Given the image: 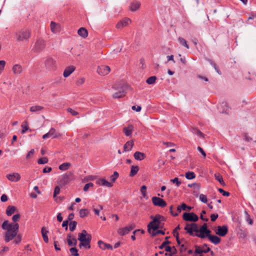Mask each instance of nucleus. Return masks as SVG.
Returning a JSON list of instances; mask_svg holds the SVG:
<instances>
[{
  "mask_svg": "<svg viewBox=\"0 0 256 256\" xmlns=\"http://www.w3.org/2000/svg\"><path fill=\"white\" fill-rule=\"evenodd\" d=\"M4 230H6L4 236V240L6 242H9L16 237L14 242L18 244L22 240V235L18 234L19 224L18 223H9L8 220H4L2 226Z\"/></svg>",
  "mask_w": 256,
  "mask_h": 256,
  "instance_id": "obj_1",
  "label": "nucleus"
},
{
  "mask_svg": "<svg viewBox=\"0 0 256 256\" xmlns=\"http://www.w3.org/2000/svg\"><path fill=\"white\" fill-rule=\"evenodd\" d=\"M151 218L153 220L148 225V230L149 232H150L151 229L156 230L159 228H162L161 225V222L164 220V218L163 216L156 214L155 216H152Z\"/></svg>",
  "mask_w": 256,
  "mask_h": 256,
  "instance_id": "obj_2",
  "label": "nucleus"
},
{
  "mask_svg": "<svg viewBox=\"0 0 256 256\" xmlns=\"http://www.w3.org/2000/svg\"><path fill=\"white\" fill-rule=\"evenodd\" d=\"M31 36V32L28 29H22L16 33L17 42H28Z\"/></svg>",
  "mask_w": 256,
  "mask_h": 256,
  "instance_id": "obj_3",
  "label": "nucleus"
},
{
  "mask_svg": "<svg viewBox=\"0 0 256 256\" xmlns=\"http://www.w3.org/2000/svg\"><path fill=\"white\" fill-rule=\"evenodd\" d=\"M74 178L73 172H68L60 176L58 184L60 187H62L73 180Z\"/></svg>",
  "mask_w": 256,
  "mask_h": 256,
  "instance_id": "obj_4",
  "label": "nucleus"
},
{
  "mask_svg": "<svg viewBox=\"0 0 256 256\" xmlns=\"http://www.w3.org/2000/svg\"><path fill=\"white\" fill-rule=\"evenodd\" d=\"M112 88L114 90H117V92L112 95V98H122L126 94L127 87L126 86L122 85L118 87L116 85H114Z\"/></svg>",
  "mask_w": 256,
  "mask_h": 256,
  "instance_id": "obj_5",
  "label": "nucleus"
},
{
  "mask_svg": "<svg viewBox=\"0 0 256 256\" xmlns=\"http://www.w3.org/2000/svg\"><path fill=\"white\" fill-rule=\"evenodd\" d=\"M184 229L192 236H194L195 234L194 232H198V226L194 222L186 224Z\"/></svg>",
  "mask_w": 256,
  "mask_h": 256,
  "instance_id": "obj_6",
  "label": "nucleus"
},
{
  "mask_svg": "<svg viewBox=\"0 0 256 256\" xmlns=\"http://www.w3.org/2000/svg\"><path fill=\"white\" fill-rule=\"evenodd\" d=\"M182 218L186 221L194 222L198 220V216L194 212H184L182 215Z\"/></svg>",
  "mask_w": 256,
  "mask_h": 256,
  "instance_id": "obj_7",
  "label": "nucleus"
},
{
  "mask_svg": "<svg viewBox=\"0 0 256 256\" xmlns=\"http://www.w3.org/2000/svg\"><path fill=\"white\" fill-rule=\"evenodd\" d=\"M45 45V41L42 39L38 38L35 43L33 50L35 52H40L44 49Z\"/></svg>",
  "mask_w": 256,
  "mask_h": 256,
  "instance_id": "obj_8",
  "label": "nucleus"
},
{
  "mask_svg": "<svg viewBox=\"0 0 256 256\" xmlns=\"http://www.w3.org/2000/svg\"><path fill=\"white\" fill-rule=\"evenodd\" d=\"M46 68L48 70H54L56 68V61L52 58H48L44 62Z\"/></svg>",
  "mask_w": 256,
  "mask_h": 256,
  "instance_id": "obj_9",
  "label": "nucleus"
},
{
  "mask_svg": "<svg viewBox=\"0 0 256 256\" xmlns=\"http://www.w3.org/2000/svg\"><path fill=\"white\" fill-rule=\"evenodd\" d=\"M78 240L82 242H84L85 244L88 246V249L90 248V243L92 240V236L88 235V236H85L84 235L81 234L78 236Z\"/></svg>",
  "mask_w": 256,
  "mask_h": 256,
  "instance_id": "obj_10",
  "label": "nucleus"
},
{
  "mask_svg": "<svg viewBox=\"0 0 256 256\" xmlns=\"http://www.w3.org/2000/svg\"><path fill=\"white\" fill-rule=\"evenodd\" d=\"M152 200L154 206L161 208H164L167 204L166 202L163 199L158 197L154 196L152 198Z\"/></svg>",
  "mask_w": 256,
  "mask_h": 256,
  "instance_id": "obj_11",
  "label": "nucleus"
},
{
  "mask_svg": "<svg viewBox=\"0 0 256 256\" xmlns=\"http://www.w3.org/2000/svg\"><path fill=\"white\" fill-rule=\"evenodd\" d=\"M228 227L226 225L218 226L216 232V234L220 236H224L228 232Z\"/></svg>",
  "mask_w": 256,
  "mask_h": 256,
  "instance_id": "obj_12",
  "label": "nucleus"
},
{
  "mask_svg": "<svg viewBox=\"0 0 256 256\" xmlns=\"http://www.w3.org/2000/svg\"><path fill=\"white\" fill-rule=\"evenodd\" d=\"M110 70V68L108 66L102 65L98 66L97 69L98 73L101 76H106L108 74Z\"/></svg>",
  "mask_w": 256,
  "mask_h": 256,
  "instance_id": "obj_13",
  "label": "nucleus"
},
{
  "mask_svg": "<svg viewBox=\"0 0 256 256\" xmlns=\"http://www.w3.org/2000/svg\"><path fill=\"white\" fill-rule=\"evenodd\" d=\"M135 226L136 225L134 224H132L128 226L120 228L118 230V233L121 236H124L134 230Z\"/></svg>",
  "mask_w": 256,
  "mask_h": 256,
  "instance_id": "obj_14",
  "label": "nucleus"
},
{
  "mask_svg": "<svg viewBox=\"0 0 256 256\" xmlns=\"http://www.w3.org/2000/svg\"><path fill=\"white\" fill-rule=\"evenodd\" d=\"M130 22L131 21L130 18H126L118 22L116 25V28L118 29L122 28L128 25Z\"/></svg>",
  "mask_w": 256,
  "mask_h": 256,
  "instance_id": "obj_15",
  "label": "nucleus"
},
{
  "mask_svg": "<svg viewBox=\"0 0 256 256\" xmlns=\"http://www.w3.org/2000/svg\"><path fill=\"white\" fill-rule=\"evenodd\" d=\"M238 228L237 234L238 238L242 240L246 239L248 234L247 230L246 229H244L240 226H239Z\"/></svg>",
  "mask_w": 256,
  "mask_h": 256,
  "instance_id": "obj_16",
  "label": "nucleus"
},
{
  "mask_svg": "<svg viewBox=\"0 0 256 256\" xmlns=\"http://www.w3.org/2000/svg\"><path fill=\"white\" fill-rule=\"evenodd\" d=\"M7 178L11 182H18L20 179V176L18 172L6 175Z\"/></svg>",
  "mask_w": 256,
  "mask_h": 256,
  "instance_id": "obj_17",
  "label": "nucleus"
},
{
  "mask_svg": "<svg viewBox=\"0 0 256 256\" xmlns=\"http://www.w3.org/2000/svg\"><path fill=\"white\" fill-rule=\"evenodd\" d=\"M96 183L98 185L106 186L108 188H111L113 186L112 183L108 182L104 178H99L97 180Z\"/></svg>",
  "mask_w": 256,
  "mask_h": 256,
  "instance_id": "obj_18",
  "label": "nucleus"
},
{
  "mask_svg": "<svg viewBox=\"0 0 256 256\" xmlns=\"http://www.w3.org/2000/svg\"><path fill=\"white\" fill-rule=\"evenodd\" d=\"M75 67L73 66H67L64 72V78L68 77L75 70Z\"/></svg>",
  "mask_w": 256,
  "mask_h": 256,
  "instance_id": "obj_19",
  "label": "nucleus"
},
{
  "mask_svg": "<svg viewBox=\"0 0 256 256\" xmlns=\"http://www.w3.org/2000/svg\"><path fill=\"white\" fill-rule=\"evenodd\" d=\"M12 71L14 74L16 75L20 74L22 72V66L19 64H16L12 67Z\"/></svg>",
  "mask_w": 256,
  "mask_h": 256,
  "instance_id": "obj_20",
  "label": "nucleus"
},
{
  "mask_svg": "<svg viewBox=\"0 0 256 256\" xmlns=\"http://www.w3.org/2000/svg\"><path fill=\"white\" fill-rule=\"evenodd\" d=\"M98 245L100 248L102 250H105L106 249L112 250V245L108 244H106L102 240H98Z\"/></svg>",
  "mask_w": 256,
  "mask_h": 256,
  "instance_id": "obj_21",
  "label": "nucleus"
},
{
  "mask_svg": "<svg viewBox=\"0 0 256 256\" xmlns=\"http://www.w3.org/2000/svg\"><path fill=\"white\" fill-rule=\"evenodd\" d=\"M141 4L139 2H132L129 6L130 10L132 12H135L140 8Z\"/></svg>",
  "mask_w": 256,
  "mask_h": 256,
  "instance_id": "obj_22",
  "label": "nucleus"
},
{
  "mask_svg": "<svg viewBox=\"0 0 256 256\" xmlns=\"http://www.w3.org/2000/svg\"><path fill=\"white\" fill-rule=\"evenodd\" d=\"M41 232L44 242L46 243H48V238L47 236V234L49 232L48 230H46V228L44 227H42L41 229Z\"/></svg>",
  "mask_w": 256,
  "mask_h": 256,
  "instance_id": "obj_23",
  "label": "nucleus"
},
{
  "mask_svg": "<svg viewBox=\"0 0 256 256\" xmlns=\"http://www.w3.org/2000/svg\"><path fill=\"white\" fill-rule=\"evenodd\" d=\"M134 156L137 160H142L146 158L145 154L140 152H134Z\"/></svg>",
  "mask_w": 256,
  "mask_h": 256,
  "instance_id": "obj_24",
  "label": "nucleus"
},
{
  "mask_svg": "<svg viewBox=\"0 0 256 256\" xmlns=\"http://www.w3.org/2000/svg\"><path fill=\"white\" fill-rule=\"evenodd\" d=\"M134 146V142L132 141L127 142L124 146V152H128L132 150Z\"/></svg>",
  "mask_w": 256,
  "mask_h": 256,
  "instance_id": "obj_25",
  "label": "nucleus"
},
{
  "mask_svg": "<svg viewBox=\"0 0 256 256\" xmlns=\"http://www.w3.org/2000/svg\"><path fill=\"white\" fill-rule=\"evenodd\" d=\"M78 34L80 36L84 38H86L88 35V30L84 28H80L78 30Z\"/></svg>",
  "mask_w": 256,
  "mask_h": 256,
  "instance_id": "obj_26",
  "label": "nucleus"
},
{
  "mask_svg": "<svg viewBox=\"0 0 256 256\" xmlns=\"http://www.w3.org/2000/svg\"><path fill=\"white\" fill-rule=\"evenodd\" d=\"M134 130V126L132 125H129L128 127L124 128V132L126 136H130L132 134Z\"/></svg>",
  "mask_w": 256,
  "mask_h": 256,
  "instance_id": "obj_27",
  "label": "nucleus"
},
{
  "mask_svg": "<svg viewBox=\"0 0 256 256\" xmlns=\"http://www.w3.org/2000/svg\"><path fill=\"white\" fill-rule=\"evenodd\" d=\"M209 240L214 244L216 245L220 242V238L216 236L212 235L209 238Z\"/></svg>",
  "mask_w": 256,
  "mask_h": 256,
  "instance_id": "obj_28",
  "label": "nucleus"
},
{
  "mask_svg": "<svg viewBox=\"0 0 256 256\" xmlns=\"http://www.w3.org/2000/svg\"><path fill=\"white\" fill-rule=\"evenodd\" d=\"M139 170V168L138 166H131L130 172V176H135Z\"/></svg>",
  "mask_w": 256,
  "mask_h": 256,
  "instance_id": "obj_29",
  "label": "nucleus"
},
{
  "mask_svg": "<svg viewBox=\"0 0 256 256\" xmlns=\"http://www.w3.org/2000/svg\"><path fill=\"white\" fill-rule=\"evenodd\" d=\"M16 210V208L14 206H8L6 210V214L8 216H10Z\"/></svg>",
  "mask_w": 256,
  "mask_h": 256,
  "instance_id": "obj_30",
  "label": "nucleus"
},
{
  "mask_svg": "<svg viewBox=\"0 0 256 256\" xmlns=\"http://www.w3.org/2000/svg\"><path fill=\"white\" fill-rule=\"evenodd\" d=\"M214 177L216 180H218L222 185L225 186V183L223 180V178L220 174H215Z\"/></svg>",
  "mask_w": 256,
  "mask_h": 256,
  "instance_id": "obj_31",
  "label": "nucleus"
},
{
  "mask_svg": "<svg viewBox=\"0 0 256 256\" xmlns=\"http://www.w3.org/2000/svg\"><path fill=\"white\" fill-rule=\"evenodd\" d=\"M44 109V107L40 106H34L30 108V111L32 112H38Z\"/></svg>",
  "mask_w": 256,
  "mask_h": 256,
  "instance_id": "obj_32",
  "label": "nucleus"
},
{
  "mask_svg": "<svg viewBox=\"0 0 256 256\" xmlns=\"http://www.w3.org/2000/svg\"><path fill=\"white\" fill-rule=\"evenodd\" d=\"M71 164L70 162H64L60 165L58 168L62 170H66L70 166Z\"/></svg>",
  "mask_w": 256,
  "mask_h": 256,
  "instance_id": "obj_33",
  "label": "nucleus"
},
{
  "mask_svg": "<svg viewBox=\"0 0 256 256\" xmlns=\"http://www.w3.org/2000/svg\"><path fill=\"white\" fill-rule=\"evenodd\" d=\"M50 136L52 138H58V134L56 133V130L54 128H51L50 131L48 132Z\"/></svg>",
  "mask_w": 256,
  "mask_h": 256,
  "instance_id": "obj_34",
  "label": "nucleus"
},
{
  "mask_svg": "<svg viewBox=\"0 0 256 256\" xmlns=\"http://www.w3.org/2000/svg\"><path fill=\"white\" fill-rule=\"evenodd\" d=\"M191 132L194 134L198 135V136L204 138V134L198 128H192Z\"/></svg>",
  "mask_w": 256,
  "mask_h": 256,
  "instance_id": "obj_35",
  "label": "nucleus"
},
{
  "mask_svg": "<svg viewBox=\"0 0 256 256\" xmlns=\"http://www.w3.org/2000/svg\"><path fill=\"white\" fill-rule=\"evenodd\" d=\"M80 216L82 218H84L87 216L88 214V210L86 208H82L80 210Z\"/></svg>",
  "mask_w": 256,
  "mask_h": 256,
  "instance_id": "obj_36",
  "label": "nucleus"
},
{
  "mask_svg": "<svg viewBox=\"0 0 256 256\" xmlns=\"http://www.w3.org/2000/svg\"><path fill=\"white\" fill-rule=\"evenodd\" d=\"M157 78L156 76H152L149 77L146 80V82L148 84H154Z\"/></svg>",
  "mask_w": 256,
  "mask_h": 256,
  "instance_id": "obj_37",
  "label": "nucleus"
},
{
  "mask_svg": "<svg viewBox=\"0 0 256 256\" xmlns=\"http://www.w3.org/2000/svg\"><path fill=\"white\" fill-rule=\"evenodd\" d=\"M186 178L188 180H192L196 178V174L192 172H188L186 173Z\"/></svg>",
  "mask_w": 256,
  "mask_h": 256,
  "instance_id": "obj_38",
  "label": "nucleus"
},
{
  "mask_svg": "<svg viewBox=\"0 0 256 256\" xmlns=\"http://www.w3.org/2000/svg\"><path fill=\"white\" fill-rule=\"evenodd\" d=\"M178 42L182 46H185L187 48H189V46L187 44V42L185 39H184L180 37L178 38Z\"/></svg>",
  "mask_w": 256,
  "mask_h": 256,
  "instance_id": "obj_39",
  "label": "nucleus"
},
{
  "mask_svg": "<svg viewBox=\"0 0 256 256\" xmlns=\"http://www.w3.org/2000/svg\"><path fill=\"white\" fill-rule=\"evenodd\" d=\"M70 251L71 254L70 256H78V250L76 247L71 248H70Z\"/></svg>",
  "mask_w": 256,
  "mask_h": 256,
  "instance_id": "obj_40",
  "label": "nucleus"
},
{
  "mask_svg": "<svg viewBox=\"0 0 256 256\" xmlns=\"http://www.w3.org/2000/svg\"><path fill=\"white\" fill-rule=\"evenodd\" d=\"M208 61L210 64L214 67L216 72L219 74H221V72L220 70L218 69V66L216 64L213 62L211 60L208 59Z\"/></svg>",
  "mask_w": 256,
  "mask_h": 256,
  "instance_id": "obj_41",
  "label": "nucleus"
},
{
  "mask_svg": "<svg viewBox=\"0 0 256 256\" xmlns=\"http://www.w3.org/2000/svg\"><path fill=\"white\" fill-rule=\"evenodd\" d=\"M77 222L76 221H71L70 222V232H74L76 228Z\"/></svg>",
  "mask_w": 256,
  "mask_h": 256,
  "instance_id": "obj_42",
  "label": "nucleus"
},
{
  "mask_svg": "<svg viewBox=\"0 0 256 256\" xmlns=\"http://www.w3.org/2000/svg\"><path fill=\"white\" fill-rule=\"evenodd\" d=\"M186 207L187 206L186 204L182 203L180 206H178L177 207V210L180 212L182 210H186Z\"/></svg>",
  "mask_w": 256,
  "mask_h": 256,
  "instance_id": "obj_43",
  "label": "nucleus"
},
{
  "mask_svg": "<svg viewBox=\"0 0 256 256\" xmlns=\"http://www.w3.org/2000/svg\"><path fill=\"white\" fill-rule=\"evenodd\" d=\"M119 174L117 172H114V174L110 176V180L114 182L118 178Z\"/></svg>",
  "mask_w": 256,
  "mask_h": 256,
  "instance_id": "obj_44",
  "label": "nucleus"
},
{
  "mask_svg": "<svg viewBox=\"0 0 256 256\" xmlns=\"http://www.w3.org/2000/svg\"><path fill=\"white\" fill-rule=\"evenodd\" d=\"M198 232H199L200 234H198V232H196L194 234V236L200 238H205L204 231L202 232V231H201V230L198 229Z\"/></svg>",
  "mask_w": 256,
  "mask_h": 256,
  "instance_id": "obj_45",
  "label": "nucleus"
},
{
  "mask_svg": "<svg viewBox=\"0 0 256 256\" xmlns=\"http://www.w3.org/2000/svg\"><path fill=\"white\" fill-rule=\"evenodd\" d=\"M22 133H26V132L28 130V126L27 122H24V124L22 125Z\"/></svg>",
  "mask_w": 256,
  "mask_h": 256,
  "instance_id": "obj_46",
  "label": "nucleus"
},
{
  "mask_svg": "<svg viewBox=\"0 0 256 256\" xmlns=\"http://www.w3.org/2000/svg\"><path fill=\"white\" fill-rule=\"evenodd\" d=\"M48 158L46 157H44V158H40V159H39L38 160V164H47L48 162Z\"/></svg>",
  "mask_w": 256,
  "mask_h": 256,
  "instance_id": "obj_47",
  "label": "nucleus"
},
{
  "mask_svg": "<svg viewBox=\"0 0 256 256\" xmlns=\"http://www.w3.org/2000/svg\"><path fill=\"white\" fill-rule=\"evenodd\" d=\"M244 213L246 214V220L248 222V223L250 225H252L253 224V220L252 218H250V216L248 214V212L246 211L244 212Z\"/></svg>",
  "mask_w": 256,
  "mask_h": 256,
  "instance_id": "obj_48",
  "label": "nucleus"
},
{
  "mask_svg": "<svg viewBox=\"0 0 256 256\" xmlns=\"http://www.w3.org/2000/svg\"><path fill=\"white\" fill-rule=\"evenodd\" d=\"M146 186L144 185L142 186L140 188V192L143 196L144 198H145L146 196Z\"/></svg>",
  "mask_w": 256,
  "mask_h": 256,
  "instance_id": "obj_49",
  "label": "nucleus"
},
{
  "mask_svg": "<svg viewBox=\"0 0 256 256\" xmlns=\"http://www.w3.org/2000/svg\"><path fill=\"white\" fill-rule=\"evenodd\" d=\"M199 198H200V200L204 203L206 204L208 202V199H207L206 196L204 195V194H200V195Z\"/></svg>",
  "mask_w": 256,
  "mask_h": 256,
  "instance_id": "obj_50",
  "label": "nucleus"
},
{
  "mask_svg": "<svg viewBox=\"0 0 256 256\" xmlns=\"http://www.w3.org/2000/svg\"><path fill=\"white\" fill-rule=\"evenodd\" d=\"M218 192L221 193L222 196H228L230 195V192H226L225 190H224L223 189L221 188H219L218 189Z\"/></svg>",
  "mask_w": 256,
  "mask_h": 256,
  "instance_id": "obj_51",
  "label": "nucleus"
},
{
  "mask_svg": "<svg viewBox=\"0 0 256 256\" xmlns=\"http://www.w3.org/2000/svg\"><path fill=\"white\" fill-rule=\"evenodd\" d=\"M20 217V215L19 214H14L12 217V220L14 222V223H16V222L18 221Z\"/></svg>",
  "mask_w": 256,
  "mask_h": 256,
  "instance_id": "obj_52",
  "label": "nucleus"
},
{
  "mask_svg": "<svg viewBox=\"0 0 256 256\" xmlns=\"http://www.w3.org/2000/svg\"><path fill=\"white\" fill-rule=\"evenodd\" d=\"M94 186V184L92 182H89L85 184L84 187V192H86L88 190V188L90 187H92Z\"/></svg>",
  "mask_w": 256,
  "mask_h": 256,
  "instance_id": "obj_53",
  "label": "nucleus"
},
{
  "mask_svg": "<svg viewBox=\"0 0 256 256\" xmlns=\"http://www.w3.org/2000/svg\"><path fill=\"white\" fill-rule=\"evenodd\" d=\"M170 244V241H168V240H165L164 242L160 246H158V248L160 250L166 247V246L167 244Z\"/></svg>",
  "mask_w": 256,
  "mask_h": 256,
  "instance_id": "obj_54",
  "label": "nucleus"
},
{
  "mask_svg": "<svg viewBox=\"0 0 256 256\" xmlns=\"http://www.w3.org/2000/svg\"><path fill=\"white\" fill-rule=\"evenodd\" d=\"M170 181L174 184H176L177 186H179L181 184V182L179 180L178 178H174L171 180Z\"/></svg>",
  "mask_w": 256,
  "mask_h": 256,
  "instance_id": "obj_55",
  "label": "nucleus"
},
{
  "mask_svg": "<svg viewBox=\"0 0 256 256\" xmlns=\"http://www.w3.org/2000/svg\"><path fill=\"white\" fill-rule=\"evenodd\" d=\"M156 232H152V236H154L158 234H163L164 235L165 234V232L164 231L162 230H156Z\"/></svg>",
  "mask_w": 256,
  "mask_h": 256,
  "instance_id": "obj_56",
  "label": "nucleus"
},
{
  "mask_svg": "<svg viewBox=\"0 0 256 256\" xmlns=\"http://www.w3.org/2000/svg\"><path fill=\"white\" fill-rule=\"evenodd\" d=\"M60 192V188L59 186H56L55 187L54 192V197H56L58 194Z\"/></svg>",
  "mask_w": 256,
  "mask_h": 256,
  "instance_id": "obj_57",
  "label": "nucleus"
},
{
  "mask_svg": "<svg viewBox=\"0 0 256 256\" xmlns=\"http://www.w3.org/2000/svg\"><path fill=\"white\" fill-rule=\"evenodd\" d=\"M196 250L194 251V254H202V253H204V252L202 250L200 249V248L197 246H196Z\"/></svg>",
  "mask_w": 256,
  "mask_h": 256,
  "instance_id": "obj_58",
  "label": "nucleus"
},
{
  "mask_svg": "<svg viewBox=\"0 0 256 256\" xmlns=\"http://www.w3.org/2000/svg\"><path fill=\"white\" fill-rule=\"evenodd\" d=\"M6 65V62L4 60H0V74L4 69V66Z\"/></svg>",
  "mask_w": 256,
  "mask_h": 256,
  "instance_id": "obj_59",
  "label": "nucleus"
},
{
  "mask_svg": "<svg viewBox=\"0 0 256 256\" xmlns=\"http://www.w3.org/2000/svg\"><path fill=\"white\" fill-rule=\"evenodd\" d=\"M57 26V24L54 22H52L51 23H50V28H51V30L52 32H56V26Z\"/></svg>",
  "mask_w": 256,
  "mask_h": 256,
  "instance_id": "obj_60",
  "label": "nucleus"
},
{
  "mask_svg": "<svg viewBox=\"0 0 256 256\" xmlns=\"http://www.w3.org/2000/svg\"><path fill=\"white\" fill-rule=\"evenodd\" d=\"M206 214V212L204 210H202V213L200 216V218L202 220L207 222L208 220V218H204V216H202V214Z\"/></svg>",
  "mask_w": 256,
  "mask_h": 256,
  "instance_id": "obj_61",
  "label": "nucleus"
},
{
  "mask_svg": "<svg viewBox=\"0 0 256 256\" xmlns=\"http://www.w3.org/2000/svg\"><path fill=\"white\" fill-rule=\"evenodd\" d=\"M218 215L217 214H213L210 215V219L212 222H214L218 218Z\"/></svg>",
  "mask_w": 256,
  "mask_h": 256,
  "instance_id": "obj_62",
  "label": "nucleus"
},
{
  "mask_svg": "<svg viewBox=\"0 0 256 256\" xmlns=\"http://www.w3.org/2000/svg\"><path fill=\"white\" fill-rule=\"evenodd\" d=\"M68 112H70L72 116H76L78 114V112L71 108H68L67 110Z\"/></svg>",
  "mask_w": 256,
  "mask_h": 256,
  "instance_id": "obj_63",
  "label": "nucleus"
},
{
  "mask_svg": "<svg viewBox=\"0 0 256 256\" xmlns=\"http://www.w3.org/2000/svg\"><path fill=\"white\" fill-rule=\"evenodd\" d=\"M8 200V196L6 194H2V196H1V198H0V200L2 202H6Z\"/></svg>",
  "mask_w": 256,
  "mask_h": 256,
  "instance_id": "obj_64",
  "label": "nucleus"
}]
</instances>
